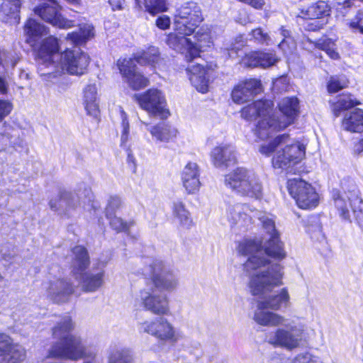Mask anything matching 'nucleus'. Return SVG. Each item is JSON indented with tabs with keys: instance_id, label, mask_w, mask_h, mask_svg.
<instances>
[{
	"instance_id": "obj_1",
	"label": "nucleus",
	"mask_w": 363,
	"mask_h": 363,
	"mask_svg": "<svg viewBox=\"0 0 363 363\" xmlns=\"http://www.w3.org/2000/svg\"><path fill=\"white\" fill-rule=\"evenodd\" d=\"M227 213L230 221L242 226L252 223L254 218L259 219L268 236L262 241L245 240L238 246L239 253L248 257L244 270L250 276L249 286L252 294L261 295L281 285L283 268L269 259L281 260L286 256L274 219L245 203L229 204Z\"/></svg>"
},
{
	"instance_id": "obj_2",
	"label": "nucleus",
	"mask_w": 363,
	"mask_h": 363,
	"mask_svg": "<svg viewBox=\"0 0 363 363\" xmlns=\"http://www.w3.org/2000/svg\"><path fill=\"white\" fill-rule=\"evenodd\" d=\"M57 38L49 36L43 41L38 50V72L48 81L61 75L65 71L70 74L82 75L86 69L89 57L79 50H66L59 52Z\"/></svg>"
},
{
	"instance_id": "obj_3",
	"label": "nucleus",
	"mask_w": 363,
	"mask_h": 363,
	"mask_svg": "<svg viewBox=\"0 0 363 363\" xmlns=\"http://www.w3.org/2000/svg\"><path fill=\"white\" fill-rule=\"evenodd\" d=\"M74 323L69 315L60 317L52 328V336L57 341L49 350V357L77 360L89 357L91 359L84 363H99L96 353L90 351L80 336L72 334Z\"/></svg>"
},
{
	"instance_id": "obj_4",
	"label": "nucleus",
	"mask_w": 363,
	"mask_h": 363,
	"mask_svg": "<svg viewBox=\"0 0 363 363\" xmlns=\"http://www.w3.org/2000/svg\"><path fill=\"white\" fill-rule=\"evenodd\" d=\"M73 259L72 262V275L79 282L84 292H95L104 284L106 263H94L89 271L90 260L86 249L77 245L72 248Z\"/></svg>"
},
{
	"instance_id": "obj_5",
	"label": "nucleus",
	"mask_w": 363,
	"mask_h": 363,
	"mask_svg": "<svg viewBox=\"0 0 363 363\" xmlns=\"http://www.w3.org/2000/svg\"><path fill=\"white\" fill-rule=\"evenodd\" d=\"M281 113L280 117H272L259 121L255 130V135L264 140L276 132L280 131L293 124L299 113V101L296 97H285L278 104Z\"/></svg>"
},
{
	"instance_id": "obj_6",
	"label": "nucleus",
	"mask_w": 363,
	"mask_h": 363,
	"mask_svg": "<svg viewBox=\"0 0 363 363\" xmlns=\"http://www.w3.org/2000/svg\"><path fill=\"white\" fill-rule=\"evenodd\" d=\"M341 184L343 192L337 189H333L332 191L334 205L342 219L350 220V210L345 200V198H347L354 219L359 227L363 228V200L359 191L353 180L343 179Z\"/></svg>"
},
{
	"instance_id": "obj_7",
	"label": "nucleus",
	"mask_w": 363,
	"mask_h": 363,
	"mask_svg": "<svg viewBox=\"0 0 363 363\" xmlns=\"http://www.w3.org/2000/svg\"><path fill=\"white\" fill-rule=\"evenodd\" d=\"M224 183L227 187L242 196L257 200L262 198V182L252 170L238 167L225 176Z\"/></svg>"
},
{
	"instance_id": "obj_8",
	"label": "nucleus",
	"mask_w": 363,
	"mask_h": 363,
	"mask_svg": "<svg viewBox=\"0 0 363 363\" xmlns=\"http://www.w3.org/2000/svg\"><path fill=\"white\" fill-rule=\"evenodd\" d=\"M147 265L143 269V274L150 278L154 286L158 289L172 291L177 289L179 281L174 272L158 259L147 258Z\"/></svg>"
},
{
	"instance_id": "obj_9",
	"label": "nucleus",
	"mask_w": 363,
	"mask_h": 363,
	"mask_svg": "<svg viewBox=\"0 0 363 363\" xmlns=\"http://www.w3.org/2000/svg\"><path fill=\"white\" fill-rule=\"evenodd\" d=\"M284 328H278L267 335V340L275 347L289 350L297 348L301 345L304 333V325L294 321L284 322Z\"/></svg>"
},
{
	"instance_id": "obj_10",
	"label": "nucleus",
	"mask_w": 363,
	"mask_h": 363,
	"mask_svg": "<svg viewBox=\"0 0 363 363\" xmlns=\"http://www.w3.org/2000/svg\"><path fill=\"white\" fill-rule=\"evenodd\" d=\"M203 20L201 9L196 3H185L176 11L174 30L180 34L191 35Z\"/></svg>"
},
{
	"instance_id": "obj_11",
	"label": "nucleus",
	"mask_w": 363,
	"mask_h": 363,
	"mask_svg": "<svg viewBox=\"0 0 363 363\" xmlns=\"http://www.w3.org/2000/svg\"><path fill=\"white\" fill-rule=\"evenodd\" d=\"M139 330L161 341L169 343H175L182 337L180 330L162 317L156 318L151 321H145L140 324Z\"/></svg>"
},
{
	"instance_id": "obj_12",
	"label": "nucleus",
	"mask_w": 363,
	"mask_h": 363,
	"mask_svg": "<svg viewBox=\"0 0 363 363\" xmlns=\"http://www.w3.org/2000/svg\"><path fill=\"white\" fill-rule=\"evenodd\" d=\"M287 187L290 195L301 208L307 209L317 206L318 195L311 184L299 177H295L289 179Z\"/></svg>"
},
{
	"instance_id": "obj_13",
	"label": "nucleus",
	"mask_w": 363,
	"mask_h": 363,
	"mask_svg": "<svg viewBox=\"0 0 363 363\" xmlns=\"http://www.w3.org/2000/svg\"><path fill=\"white\" fill-rule=\"evenodd\" d=\"M136 97L140 107L150 115L162 119L169 116L164 96L158 89H149Z\"/></svg>"
},
{
	"instance_id": "obj_14",
	"label": "nucleus",
	"mask_w": 363,
	"mask_h": 363,
	"mask_svg": "<svg viewBox=\"0 0 363 363\" xmlns=\"http://www.w3.org/2000/svg\"><path fill=\"white\" fill-rule=\"evenodd\" d=\"M305 153V146L298 142L286 145L276 152L272 160L273 167L288 171L303 160Z\"/></svg>"
},
{
	"instance_id": "obj_15",
	"label": "nucleus",
	"mask_w": 363,
	"mask_h": 363,
	"mask_svg": "<svg viewBox=\"0 0 363 363\" xmlns=\"http://www.w3.org/2000/svg\"><path fill=\"white\" fill-rule=\"evenodd\" d=\"M135 301L145 310L156 315H167L169 311L167 295L157 293L152 288L141 290Z\"/></svg>"
},
{
	"instance_id": "obj_16",
	"label": "nucleus",
	"mask_w": 363,
	"mask_h": 363,
	"mask_svg": "<svg viewBox=\"0 0 363 363\" xmlns=\"http://www.w3.org/2000/svg\"><path fill=\"white\" fill-rule=\"evenodd\" d=\"M160 60L159 50L156 47H150L140 55L134 58H120L117 66L123 77H130V74L136 69V63L155 66Z\"/></svg>"
},
{
	"instance_id": "obj_17",
	"label": "nucleus",
	"mask_w": 363,
	"mask_h": 363,
	"mask_svg": "<svg viewBox=\"0 0 363 363\" xmlns=\"http://www.w3.org/2000/svg\"><path fill=\"white\" fill-rule=\"evenodd\" d=\"M48 298L56 303L67 302L74 293V286L67 279L54 277L43 284Z\"/></svg>"
},
{
	"instance_id": "obj_18",
	"label": "nucleus",
	"mask_w": 363,
	"mask_h": 363,
	"mask_svg": "<svg viewBox=\"0 0 363 363\" xmlns=\"http://www.w3.org/2000/svg\"><path fill=\"white\" fill-rule=\"evenodd\" d=\"M60 6L57 1L43 3L35 8L34 12L43 21L60 28H69L73 22L64 18L60 13Z\"/></svg>"
},
{
	"instance_id": "obj_19",
	"label": "nucleus",
	"mask_w": 363,
	"mask_h": 363,
	"mask_svg": "<svg viewBox=\"0 0 363 363\" xmlns=\"http://www.w3.org/2000/svg\"><path fill=\"white\" fill-rule=\"evenodd\" d=\"M26 358L22 346L7 334L0 333V363H21Z\"/></svg>"
},
{
	"instance_id": "obj_20",
	"label": "nucleus",
	"mask_w": 363,
	"mask_h": 363,
	"mask_svg": "<svg viewBox=\"0 0 363 363\" xmlns=\"http://www.w3.org/2000/svg\"><path fill=\"white\" fill-rule=\"evenodd\" d=\"M81 202L85 203L79 194L62 190L57 198L50 201L49 204L52 211L69 214L71 211L79 206Z\"/></svg>"
},
{
	"instance_id": "obj_21",
	"label": "nucleus",
	"mask_w": 363,
	"mask_h": 363,
	"mask_svg": "<svg viewBox=\"0 0 363 363\" xmlns=\"http://www.w3.org/2000/svg\"><path fill=\"white\" fill-rule=\"evenodd\" d=\"M189 35L180 34L175 30L174 33H169L167 36V44L172 49L183 52L186 51L187 61H191L199 57V50L194 46L193 42L186 36Z\"/></svg>"
},
{
	"instance_id": "obj_22",
	"label": "nucleus",
	"mask_w": 363,
	"mask_h": 363,
	"mask_svg": "<svg viewBox=\"0 0 363 363\" xmlns=\"http://www.w3.org/2000/svg\"><path fill=\"white\" fill-rule=\"evenodd\" d=\"M213 165L220 169H226L236 162V152L231 145L222 144L215 147L211 152Z\"/></svg>"
},
{
	"instance_id": "obj_23",
	"label": "nucleus",
	"mask_w": 363,
	"mask_h": 363,
	"mask_svg": "<svg viewBox=\"0 0 363 363\" xmlns=\"http://www.w3.org/2000/svg\"><path fill=\"white\" fill-rule=\"evenodd\" d=\"M260 89L261 84L259 80L248 79L234 87L231 94L232 99L236 104H243L253 98Z\"/></svg>"
},
{
	"instance_id": "obj_24",
	"label": "nucleus",
	"mask_w": 363,
	"mask_h": 363,
	"mask_svg": "<svg viewBox=\"0 0 363 363\" xmlns=\"http://www.w3.org/2000/svg\"><path fill=\"white\" fill-rule=\"evenodd\" d=\"M24 32L26 34V42L37 52L43 41L39 44L40 40L48 33V28L35 19L29 18L24 26Z\"/></svg>"
},
{
	"instance_id": "obj_25",
	"label": "nucleus",
	"mask_w": 363,
	"mask_h": 363,
	"mask_svg": "<svg viewBox=\"0 0 363 363\" xmlns=\"http://www.w3.org/2000/svg\"><path fill=\"white\" fill-rule=\"evenodd\" d=\"M150 133L153 140L156 143H167L174 141L178 135L177 129L169 123L160 122L155 125L141 121Z\"/></svg>"
},
{
	"instance_id": "obj_26",
	"label": "nucleus",
	"mask_w": 363,
	"mask_h": 363,
	"mask_svg": "<svg viewBox=\"0 0 363 363\" xmlns=\"http://www.w3.org/2000/svg\"><path fill=\"white\" fill-rule=\"evenodd\" d=\"M208 70L199 62L189 65L186 72L191 84L197 91L203 94L208 91Z\"/></svg>"
},
{
	"instance_id": "obj_27",
	"label": "nucleus",
	"mask_w": 363,
	"mask_h": 363,
	"mask_svg": "<svg viewBox=\"0 0 363 363\" xmlns=\"http://www.w3.org/2000/svg\"><path fill=\"white\" fill-rule=\"evenodd\" d=\"M272 103L269 101H256L244 107L241 116L247 121H254L257 117L262 118L260 121L272 117Z\"/></svg>"
},
{
	"instance_id": "obj_28",
	"label": "nucleus",
	"mask_w": 363,
	"mask_h": 363,
	"mask_svg": "<svg viewBox=\"0 0 363 363\" xmlns=\"http://www.w3.org/2000/svg\"><path fill=\"white\" fill-rule=\"evenodd\" d=\"M278 60L279 59L273 52L254 51L245 55L242 58V63L247 67L267 68L274 65Z\"/></svg>"
},
{
	"instance_id": "obj_29",
	"label": "nucleus",
	"mask_w": 363,
	"mask_h": 363,
	"mask_svg": "<svg viewBox=\"0 0 363 363\" xmlns=\"http://www.w3.org/2000/svg\"><path fill=\"white\" fill-rule=\"evenodd\" d=\"M199 168L195 162H188L182 172L184 187L189 194H194L199 189Z\"/></svg>"
},
{
	"instance_id": "obj_30",
	"label": "nucleus",
	"mask_w": 363,
	"mask_h": 363,
	"mask_svg": "<svg viewBox=\"0 0 363 363\" xmlns=\"http://www.w3.org/2000/svg\"><path fill=\"white\" fill-rule=\"evenodd\" d=\"M264 303L260 301L257 303V308L254 314L255 321L261 325L264 326H278L281 325L285 321V318L273 312L268 311Z\"/></svg>"
},
{
	"instance_id": "obj_31",
	"label": "nucleus",
	"mask_w": 363,
	"mask_h": 363,
	"mask_svg": "<svg viewBox=\"0 0 363 363\" xmlns=\"http://www.w3.org/2000/svg\"><path fill=\"white\" fill-rule=\"evenodd\" d=\"M82 101L86 113L97 118L100 111L97 88L95 84H88L84 88Z\"/></svg>"
},
{
	"instance_id": "obj_32",
	"label": "nucleus",
	"mask_w": 363,
	"mask_h": 363,
	"mask_svg": "<svg viewBox=\"0 0 363 363\" xmlns=\"http://www.w3.org/2000/svg\"><path fill=\"white\" fill-rule=\"evenodd\" d=\"M21 6L20 0H4L0 9L2 21L9 23H18Z\"/></svg>"
},
{
	"instance_id": "obj_33",
	"label": "nucleus",
	"mask_w": 363,
	"mask_h": 363,
	"mask_svg": "<svg viewBox=\"0 0 363 363\" xmlns=\"http://www.w3.org/2000/svg\"><path fill=\"white\" fill-rule=\"evenodd\" d=\"M342 128L352 133L363 132V110L355 108L345 113L342 120Z\"/></svg>"
},
{
	"instance_id": "obj_34",
	"label": "nucleus",
	"mask_w": 363,
	"mask_h": 363,
	"mask_svg": "<svg viewBox=\"0 0 363 363\" xmlns=\"http://www.w3.org/2000/svg\"><path fill=\"white\" fill-rule=\"evenodd\" d=\"M18 62V59L8 52H0V94L6 91V85L4 77L10 69L14 68Z\"/></svg>"
},
{
	"instance_id": "obj_35",
	"label": "nucleus",
	"mask_w": 363,
	"mask_h": 363,
	"mask_svg": "<svg viewBox=\"0 0 363 363\" xmlns=\"http://www.w3.org/2000/svg\"><path fill=\"white\" fill-rule=\"evenodd\" d=\"M290 296L286 288L280 290L279 293L276 295H271L265 299L260 301L262 303L269 309L278 311L281 308L289 306L290 302Z\"/></svg>"
},
{
	"instance_id": "obj_36",
	"label": "nucleus",
	"mask_w": 363,
	"mask_h": 363,
	"mask_svg": "<svg viewBox=\"0 0 363 363\" xmlns=\"http://www.w3.org/2000/svg\"><path fill=\"white\" fill-rule=\"evenodd\" d=\"M94 36V27L90 24H84L77 30L68 33L66 38L75 45H82Z\"/></svg>"
},
{
	"instance_id": "obj_37",
	"label": "nucleus",
	"mask_w": 363,
	"mask_h": 363,
	"mask_svg": "<svg viewBox=\"0 0 363 363\" xmlns=\"http://www.w3.org/2000/svg\"><path fill=\"white\" fill-rule=\"evenodd\" d=\"M360 103L351 94H343L339 96L337 101L332 106L333 111L336 117H338L341 112L347 110Z\"/></svg>"
},
{
	"instance_id": "obj_38",
	"label": "nucleus",
	"mask_w": 363,
	"mask_h": 363,
	"mask_svg": "<svg viewBox=\"0 0 363 363\" xmlns=\"http://www.w3.org/2000/svg\"><path fill=\"white\" fill-rule=\"evenodd\" d=\"M172 209L174 217L178 220L182 225L187 228L191 225L192 220L190 213L182 201L180 200L174 201L172 203Z\"/></svg>"
},
{
	"instance_id": "obj_39",
	"label": "nucleus",
	"mask_w": 363,
	"mask_h": 363,
	"mask_svg": "<svg viewBox=\"0 0 363 363\" xmlns=\"http://www.w3.org/2000/svg\"><path fill=\"white\" fill-rule=\"evenodd\" d=\"M330 12V6L325 1H318L308 8L305 17L316 19L329 16Z\"/></svg>"
},
{
	"instance_id": "obj_40",
	"label": "nucleus",
	"mask_w": 363,
	"mask_h": 363,
	"mask_svg": "<svg viewBox=\"0 0 363 363\" xmlns=\"http://www.w3.org/2000/svg\"><path fill=\"white\" fill-rule=\"evenodd\" d=\"M130 352L125 348L114 347L109 350L108 363H132Z\"/></svg>"
},
{
	"instance_id": "obj_41",
	"label": "nucleus",
	"mask_w": 363,
	"mask_h": 363,
	"mask_svg": "<svg viewBox=\"0 0 363 363\" xmlns=\"http://www.w3.org/2000/svg\"><path fill=\"white\" fill-rule=\"evenodd\" d=\"M135 3L140 9L144 7L152 15H155L167 10L165 0H135Z\"/></svg>"
},
{
	"instance_id": "obj_42",
	"label": "nucleus",
	"mask_w": 363,
	"mask_h": 363,
	"mask_svg": "<svg viewBox=\"0 0 363 363\" xmlns=\"http://www.w3.org/2000/svg\"><path fill=\"white\" fill-rule=\"evenodd\" d=\"M289 140V135L288 134H282L277 136L269 144L262 145L259 147V152L262 155L269 156L275 151L279 145L288 143Z\"/></svg>"
},
{
	"instance_id": "obj_43",
	"label": "nucleus",
	"mask_w": 363,
	"mask_h": 363,
	"mask_svg": "<svg viewBox=\"0 0 363 363\" xmlns=\"http://www.w3.org/2000/svg\"><path fill=\"white\" fill-rule=\"evenodd\" d=\"M118 112L121 119V127L122 128L121 135V146L127 147L130 135V124L128 119V115L121 106L118 107Z\"/></svg>"
},
{
	"instance_id": "obj_44",
	"label": "nucleus",
	"mask_w": 363,
	"mask_h": 363,
	"mask_svg": "<svg viewBox=\"0 0 363 363\" xmlns=\"http://www.w3.org/2000/svg\"><path fill=\"white\" fill-rule=\"evenodd\" d=\"M306 232L311 235V238L319 240L322 235V227L319 218L316 216L308 218L306 225Z\"/></svg>"
},
{
	"instance_id": "obj_45",
	"label": "nucleus",
	"mask_w": 363,
	"mask_h": 363,
	"mask_svg": "<svg viewBox=\"0 0 363 363\" xmlns=\"http://www.w3.org/2000/svg\"><path fill=\"white\" fill-rule=\"evenodd\" d=\"M109 220L111 227L117 232H125L130 235V228L135 225L133 220L125 222L120 217L113 215L111 217H106Z\"/></svg>"
},
{
	"instance_id": "obj_46",
	"label": "nucleus",
	"mask_w": 363,
	"mask_h": 363,
	"mask_svg": "<svg viewBox=\"0 0 363 363\" xmlns=\"http://www.w3.org/2000/svg\"><path fill=\"white\" fill-rule=\"evenodd\" d=\"M249 35L251 37L250 40H254L255 43L262 45H269L274 43L269 33L262 28L252 30Z\"/></svg>"
},
{
	"instance_id": "obj_47",
	"label": "nucleus",
	"mask_w": 363,
	"mask_h": 363,
	"mask_svg": "<svg viewBox=\"0 0 363 363\" xmlns=\"http://www.w3.org/2000/svg\"><path fill=\"white\" fill-rule=\"evenodd\" d=\"M348 80L345 75H335L330 77L328 82V91L330 93H335L345 88Z\"/></svg>"
},
{
	"instance_id": "obj_48",
	"label": "nucleus",
	"mask_w": 363,
	"mask_h": 363,
	"mask_svg": "<svg viewBox=\"0 0 363 363\" xmlns=\"http://www.w3.org/2000/svg\"><path fill=\"white\" fill-rule=\"evenodd\" d=\"M125 79L135 90L143 88L147 84V79L136 69L130 74V77H126Z\"/></svg>"
},
{
	"instance_id": "obj_49",
	"label": "nucleus",
	"mask_w": 363,
	"mask_h": 363,
	"mask_svg": "<svg viewBox=\"0 0 363 363\" xmlns=\"http://www.w3.org/2000/svg\"><path fill=\"white\" fill-rule=\"evenodd\" d=\"M247 40L242 35L237 36L233 42L229 45L225 47L230 57H234L237 55L238 51L241 50L242 48L247 45Z\"/></svg>"
},
{
	"instance_id": "obj_50",
	"label": "nucleus",
	"mask_w": 363,
	"mask_h": 363,
	"mask_svg": "<svg viewBox=\"0 0 363 363\" xmlns=\"http://www.w3.org/2000/svg\"><path fill=\"white\" fill-rule=\"evenodd\" d=\"M279 33L283 37V39L278 45L279 49H281L285 54L291 52L294 46V42L291 38L290 30L281 27L279 29Z\"/></svg>"
},
{
	"instance_id": "obj_51",
	"label": "nucleus",
	"mask_w": 363,
	"mask_h": 363,
	"mask_svg": "<svg viewBox=\"0 0 363 363\" xmlns=\"http://www.w3.org/2000/svg\"><path fill=\"white\" fill-rule=\"evenodd\" d=\"M195 38V42H193L194 46L197 48L199 50V57L200 56V52L206 47H210L211 44V38L208 33H201L200 30L196 32V35L194 36Z\"/></svg>"
},
{
	"instance_id": "obj_52",
	"label": "nucleus",
	"mask_w": 363,
	"mask_h": 363,
	"mask_svg": "<svg viewBox=\"0 0 363 363\" xmlns=\"http://www.w3.org/2000/svg\"><path fill=\"white\" fill-rule=\"evenodd\" d=\"M291 363H324L322 359L309 352L300 353L291 361Z\"/></svg>"
},
{
	"instance_id": "obj_53",
	"label": "nucleus",
	"mask_w": 363,
	"mask_h": 363,
	"mask_svg": "<svg viewBox=\"0 0 363 363\" xmlns=\"http://www.w3.org/2000/svg\"><path fill=\"white\" fill-rule=\"evenodd\" d=\"M121 206V200L117 196H110L106 208V217H111L116 214V212Z\"/></svg>"
},
{
	"instance_id": "obj_54",
	"label": "nucleus",
	"mask_w": 363,
	"mask_h": 363,
	"mask_svg": "<svg viewBox=\"0 0 363 363\" xmlns=\"http://www.w3.org/2000/svg\"><path fill=\"white\" fill-rule=\"evenodd\" d=\"M12 108L13 105L11 102L0 99V121L11 113Z\"/></svg>"
},
{
	"instance_id": "obj_55",
	"label": "nucleus",
	"mask_w": 363,
	"mask_h": 363,
	"mask_svg": "<svg viewBox=\"0 0 363 363\" xmlns=\"http://www.w3.org/2000/svg\"><path fill=\"white\" fill-rule=\"evenodd\" d=\"M189 345L188 352L194 354L197 359L200 358L203 354L201 344L196 341H192Z\"/></svg>"
},
{
	"instance_id": "obj_56",
	"label": "nucleus",
	"mask_w": 363,
	"mask_h": 363,
	"mask_svg": "<svg viewBox=\"0 0 363 363\" xmlns=\"http://www.w3.org/2000/svg\"><path fill=\"white\" fill-rule=\"evenodd\" d=\"M170 18L166 15H162L156 20V26L162 30L168 28L170 26Z\"/></svg>"
},
{
	"instance_id": "obj_57",
	"label": "nucleus",
	"mask_w": 363,
	"mask_h": 363,
	"mask_svg": "<svg viewBox=\"0 0 363 363\" xmlns=\"http://www.w3.org/2000/svg\"><path fill=\"white\" fill-rule=\"evenodd\" d=\"M318 46L321 50L326 52L330 49V48L335 47V43L332 39L325 38L318 43Z\"/></svg>"
},
{
	"instance_id": "obj_58",
	"label": "nucleus",
	"mask_w": 363,
	"mask_h": 363,
	"mask_svg": "<svg viewBox=\"0 0 363 363\" xmlns=\"http://www.w3.org/2000/svg\"><path fill=\"white\" fill-rule=\"evenodd\" d=\"M10 143V138L8 135L0 134V152L4 150Z\"/></svg>"
},
{
	"instance_id": "obj_59",
	"label": "nucleus",
	"mask_w": 363,
	"mask_h": 363,
	"mask_svg": "<svg viewBox=\"0 0 363 363\" xmlns=\"http://www.w3.org/2000/svg\"><path fill=\"white\" fill-rule=\"evenodd\" d=\"M108 2L112 6L113 10H121L122 9L124 0H108Z\"/></svg>"
},
{
	"instance_id": "obj_60",
	"label": "nucleus",
	"mask_w": 363,
	"mask_h": 363,
	"mask_svg": "<svg viewBox=\"0 0 363 363\" xmlns=\"http://www.w3.org/2000/svg\"><path fill=\"white\" fill-rule=\"evenodd\" d=\"M328 56L333 59V60H337L339 58V54L338 52L336 51L335 50V47H333V48H330V49H329L328 51L325 52Z\"/></svg>"
},
{
	"instance_id": "obj_61",
	"label": "nucleus",
	"mask_w": 363,
	"mask_h": 363,
	"mask_svg": "<svg viewBox=\"0 0 363 363\" xmlns=\"http://www.w3.org/2000/svg\"><path fill=\"white\" fill-rule=\"evenodd\" d=\"M328 56L333 59V60H337L339 58V54L338 52L336 51L335 50V47H333V48H330V49H329L328 51L325 52Z\"/></svg>"
},
{
	"instance_id": "obj_62",
	"label": "nucleus",
	"mask_w": 363,
	"mask_h": 363,
	"mask_svg": "<svg viewBox=\"0 0 363 363\" xmlns=\"http://www.w3.org/2000/svg\"><path fill=\"white\" fill-rule=\"evenodd\" d=\"M354 152L360 154L363 152V139L360 140L354 146Z\"/></svg>"
},
{
	"instance_id": "obj_63",
	"label": "nucleus",
	"mask_w": 363,
	"mask_h": 363,
	"mask_svg": "<svg viewBox=\"0 0 363 363\" xmlns=\"http://www.w3.org/2000/svg\"><path fill=\"white\" fill-rule=\"evenodd\" d=\"M355 18H356L357 21H354V22L358 23V24L360 25L359 21L363 19V12L361 11H359L355 16Z\"/></svg>"
},
{
	"instance_id": "obj_64",
	"label": "nucleus",
	"mask_w": 363,
	"mask_h": 363,
	"mask_svg": "<svg viewBox=\"0 0 363 363\" xmlns=\"http://www.w3.org/2000/svg\"><path fill=\"white\" fill-rule=\"evenodd\" d=\"M91 191L89 189H84V196L86 197H88V201H91Z\"/></svg>"
}]
</instances>
